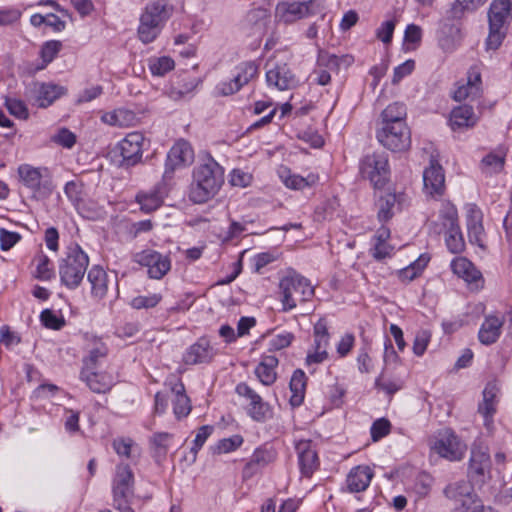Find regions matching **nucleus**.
I'll return each mask as SVG.
<instances>
[{
  "label": "nucleus",
  "instance_id": "nucleus-1",
  "mask_svg": "<svg viewBox=\"0 0 512 512\" xmlns=\"http://www.w3.org/2000/svg\"><path fill=\"white\" fill-rule=\"evenodd\" d=\"M223 183V168L211 156H207L194 168L190 200L197 204L205 203L217 194Z\"/></svg>",
  "mask_w": 512,
  "mask_h": 512
},
{
  "label": "nucleus",
  "instance_id": "nucleus-2",
  "mask_svg": "<svg viewBox=\"0 0 512 512\" xmlns=\"http://www.w3.org/2000/svg\"><path fill=\"white\" fill-rule=\"evenodd\" d=\"M280 301L284 312L297 307L299 303L310 301L314 287L310 281L295 271H289L279 282Z\"/></svg>",
  "mask_w": 512,
  "mask_h": 512
},
{
  "label": "nucleus",
  "instance_id": "nucleus-3",
  "mask_svg": "<svg viewBox=\"0 0 512 512\" xmlns=\"http://www.w3.org/2000/svg\"><path fill=\"white\" fill-rule=\"evenodd\" d=\"M441 224L429 223V230L436 235L445 232V243L451 253H461L465 248V241L458 224V213L454 205L446 203L440 210Z\"/></svg>",
  "mask_w": 512,
  "mask_h": 512
},
{
  "label": "nucleus",
  "instance_id": "nucleus-4",
  "mask_svg": "<svg viewBox=\"0 0 512 512\" xmlns=\"http://www.w3.org/2000/svg\"><path fill=\"white\" fill-rule=\"evenodd\" d=\"M88 265L89 257L78 244L68 247L66 257L59 265L61 283L69 289L77 288L84 278Z\"/></svg>",
  "mask_w": 512,
  "mask_h": 512
},
{
  "label": "nucleus",
  "instance_id": "nucleus-5",
  "mask_svg": "<svg viewBox=\"0 0 512 512\" xmlns=\"http://www.w3.org/2000/svg\"><path fill=\"white\" fill-rule=\"evenodd\" d=\"M325 10L324 0L282 1L277 4L275 17L278 22L291 24L300 19L322 13Z\"/></svg>",
  "mask_w": 512,
  "mask_h": 512
},
{
  "label": "nucleus",
  "instance_id": "nucleus-6",
  "mask_svg": "<svg viewBox=\"0 0 512 512\" xmlns=\"http://www.w3.org/2000/svg\"><path fill=\"white\" fill-rule=\"evenodd\" d=\"M361 177L368 180L375 189H382L390 179L388 157L384 153L365 155L359 163Z\"/></svg>",
  "mask_w": 512,
  "mask_h": 512
},
{
  "label": "nucleus",
  "instance_id": "nucleus-7",
  "mask_svg": "<svg viewBox=\"0 0 512 512\" xmlns=\"http://www.w3.org/2000/svg\"><path fill=\"white\" fill-rule=\"evenodd\" d=\"M512 14V0H493L488 12L489 35L486 41L489 49H497L503 38V26Z\"/></svg>",
  "mask_w": 512,
  "mask_h": 512
},
{
  "label": "nucleus",
  "instance_id": "nucleus-8",
  "mask_svg": "<svg viewBox=\"0 0 512 512\" xmlns=\"http://www.w3.org/2000/svg\"><path fill=\"white\" fill-rule=\"evenodd\" d=\"M350 55H335L324 49H319L316 67L311 73L312 81L320 86H326L331 82V73H338L342 65L348 67L352 64Z\"/></svg>",
  "mask_w": 512,
  "mask_h": 512
},
{
  "label": "nucleus",
  "instance_id": "nucleus-9",
  "mask_svg": "<svg viewBox=\"0 0 512 512\" xmlns=\"http://www.w3.org/2000/svg\"><path fill=\"white\" fill-rule=\"evenodd\" d=\"M132 260L147 268V274L151 279L160 280L171 269L170 257L150 248L134 253Z\"/></svg>",
  "mask_w": 512,
  "mask_h": 512
},
{
  "label": "nucleus",
  "instance_id": "nucleus-10",
  "mask_svg": "<svg viewBox=\"0 0 512 512\" xmlns=\"http://www.w3.org/2000/svg\"><path fill=\"white\" fill-rule=\"evenodd\" d=\"M169 17L163 6H146L140 18L139 39L145 44L154 41L160 33L162 24Z\"/></svg>",
  "mask_w": 512,
  "mask_h": 512
},
{
  "label": "nucleus",
  "instance_id": "nucleus-11",
  "mask_svg": "<svg viewBox=\"0 0 512 512\" xmlns=\"http://www.w3.org/2000/svg\"><path fill=\"white\" fill-rule=\"evenodd\" d=\"M377 139L384 147L394 152L404 151L411 144V135L407 124L382 125L377 131Z\"/></svg>",
  "mask_w": 512,
  "mask_h": 512
},
{
  "label": "nucleus",
  "instance_id": "nucleus-12",
  "mask_svg": "<svg viewBox=\"0 0 512 512\" xmlns=\"http://www.w3.org/2000/svg\"><path fill=\"white\" fill-rule=\"evenodd\" d=\"M266 81L278 90H288L296 86L297 80L288 64L282 60L269 59L266 63Z\"/></svg>",
  "mask_w": 512,
  "mask_h": 512
},
{
  "label": "nucleus",
  "instance_id": "nucleus-13",
  "mask_svg": "<svg viewBox=\"0 0 512 512\" xmlns=\"http://www.w3.org/2000/svg\"><path fill=\"white\" fill-rule=\"evenodd\" d=\"M491 459L486 448L473 446L468 467V477L476 485H483L490 478Z\"/></svg>",
  "mask_w": 512,
  "mask_h": 512
},
{
  "label": "nucleus",
  "instance_id": "nucleus-14",
  "mask_svg": "<svg viewBox=\"0 0 512 512\" xmlns=\"http://www.w3.org/2000/svg\"><path fill=\"white\" fill-rule=\"evenodd\" d=\"M144 136L140 132H131L122 139L117 149L122 157L121 165L131 167L142 159Z\"/></svg>",
  "mask_w": 512,
  "mask_h": 512
},
{
  "label": "nucleus",
  "instance_id": "nucleus-15",
  "mask_svg": "<svg viewBox=\"0 0 512 512\" xmlns=\"http://www.w3.org/2000/svg\"><path fill=\"white\" fill-rule=\"evenodd\" d=\"M257 73L258 67L253 62L241 63L236 67V73L233 78L218 84L217 90L221 95H232L256 77Z\"/></svg>",
  "mask_w": 512,
  "mask_h": 512
},
{
  "label": "nucleus",
  "instance_id": "nucleus-16",
  "mask_svg": "<svg viewBox=\"0 0 512 512\" xmlns=\"http://www.w3.org/2000/svg\"><path fill=\"white\" fill-rule=\"evenodd\" d=\"M313 337V352H309L306 357V363L308 365L322 363L328 357L327 348L330 335L327 321L324 318L319 319L315 323Z\"/></svg>",
  "mask_w": 512,
  "mask_h": 512
},
{
  "label": "nucleus",
  "instance_id": "nucleus-17",
  "mask_svg": "<svg viewBox=\"0 0 512 512\" xmlns=\"http://www.w3.org/2000/svg\"><path fill=\"white\" fill-rule=\"evenodd\" d=\"M236 392L243 397L250 400L248 406V414L250 417L258 422H264L272 417V410L268 403L264 402L260 395H258L246 383H240L236 387Z\"/></svg>",
  "mask_w": 512,
  "mask_h": 512
},
{
  "label": "nucleus",
  "instance_id": "nucleus-18",
  "mask_svg": "<svg viewBox=\"0 0 512 512\" xmlns=\"http://www.w3.org/2000/svg\"><path fill=\"white\" fill-rule=\"evenodd\" d=\"M464 448L465 446L450 429H444L441 431L434 444L435 451L441 457L451 461L460 460L463 456Z\"/></svg>",
  "mask_w": 512,
  "mask_h": 512
},
{
  "label": "nucleus",
  "instance_id": "nucleus-19",
  "mask_svg": "<svg viewBox=\"0 0 512 512\" xmlns=\"http://www.w3.org/2000/svg\"><path fill=\"white\" fill-rule=\"evenodd\" d=\"M18 174L22 183L29 188L35 196H46L52 192L51 183L47 180H42V170L40 168L24 164L18 168Z\"/></svg>",
  "mask_w": 512,
  "mask_h": 512
},
{
  "label": "nucleus",
  "instance_id": "nucleus-20",
  "mask_svg": "<svg viewBox=\"0 0 512 512\" xmlns=\"http://www.w3.org/2000/svg\"><path fill=\"white\" fill-rule=\"evenodd\" d=\"M424 191L432 197H440L445 192V174L442 166L431 159L430 166L423 172Z\"/></svg>",
  "mask_w": 512,
  "mask_h": 512
},
{
  "label": "nucleus",
  "instance_id": "nucleus-21",
  "mask_svg": "<svg viewBox=\"0 0 512 512\" xmlns=\"http://www.w3.org/2000/svg\"><path fill=\"white\" fill-rule=\"evenodd\" d=\"M134 476L128 465H118L113 481V502L128 500L132 494Z\"/></svg>",
  "mask_w": 512,
  "mask_h": 512
},
{
  "label": "nucleus",
  "instance_id": "nucleus-22",
  "mask_svg": "<svg viewBox=\"0 0 512 512\" xmlns=\"http://www.w3.org/2000/svg\"><path fill=\"white\" fill-rule=\"evenodd\" d=\"M216 354L217 351L210 344L209 340L202 337L187 349L183 356V361L187 365L209 363Z\"/></svg>",
  "mask_w": 512,
  "mask_h": 512
},
{
  "label": "nucleus",
  "instance_id": "nucleus-23",
  "mask_svg": "<svg viewBox=\"0 0 512 512\" xmlns=\"http://www.w3.org/2000/svg\"><path fill=\"white\" fill-rule=\"evenodd\" d=\"M444 494L447 498L460 502L462 506L474 505L476 502H481L474 493L473 484L470 483V481L460 480L450 483L445 487Z\"/></svg>",
  "mask_w": 512,
  "mask_h": 512
},
{
  "label": "nucleus",
  "instance_id": "nucleus-24",
  "mask_svg": "<svg viewBox=\"0 0 512 512\" xmlns=\"http://www.w3.org/2000/svg\"><path fill=\"white\" fill-rule=\"evenodd\" d=\"M31 92L36 104L41 108H46L64 95L67 89L54 83L34 82L31 86Z\"/></svg>",
  "mask_w": 512,
  "mask_h": 512
},
{
  "label": "nucleus",
  "instance_id": "nucleus-25",
  "mask_svg": "<svg viewBox=\"0 0 512 512\" xmlns=\"http://www.w3.org/2000/svg\"><path fill=\"white\" fill-rule=\"evenodd\" d=\"M295 449L298 454L299 467L302 475L310 477L319 465L317 452L311 440H300Z\"/></svg>",
  "mask_w": 512,
  "mask_h": 512
},
{
  "label": "nucleus",
  "instance_id": "nucleus-26",
  "mask_svg": "<svg viewBox=\"0 0 512 512\" xmlns=\"http://www.w3.org/2000/svg\"><path fill=\"white\" fill-rule=\"evenodd\" d=\"M451 268L458 277L472 285L473 288L478 289L482 287L483 278L481 272L467 258H455L451 263Z\"/></svg>",
  "mask_w": 512,
  "mask_h": 512
},
{
  "label": "nucleus",
  "instance_id": "nucleus-27",
  "mask_svg": "<svg viewBox=\"0 0 512 512\" xmlns=\"http://www.w3.org/2000/svg\"><path fill=\"white\" fill-rule=\"evenodd\" d=\"M193 160L194 151L191 145L185 140H180L168 152L166 168L173 171L177 167L191 164Z\"/></svg>",
  "mask_w": 512,
  "mask_h": 512
},
{
  "label": "nucleus",
  "instance_id": "nucleus-28",
  "mask_svg": "<svg viewBox=\"0 0 512 512\" xmlns=\"http://www.w3.org/2000/svg\"><path fill=\"white\" fill-rule=\"evenodd\" d=\"M81 379L84 380L88 387L95 393H106L114 384V378L111 374L95 372L91 366L82 369Z\"/></svg>",
  "mask_w": 512,
  "mask_h": 512
},
{
  "label": "nucleus",
  "instance_id": "nucleus-29",
  "mask_svg": "<svg viewBox=\"0 0 512 512\" xmlns=\"http://www.w3.org/2000/svg\"><path fill=\"white\" fill-rule=\"evenodd\" d=\"M505 323V317H499L497 315L486 316L478 333L479 341L484 345L495 343L499 339L502 327Z\"/></svg>",
  "mask_w": 512,
  "mask_h": 512
},
{
  "label": "nucleus",
  "instance_id": "nucleus-30",
  "mask_svg": "<svg viewBox=\"0 0 512 512\" xmlns=\"http://www.w3.org/2000/svg\"><path fill=\"white\" fill-rule=\"evenodd\" d=\"M87 280L91 286V297L96 300L103 299L111 283L107 272L98 265L92 266L88 271Z\"/></svg>",
  "mask_w": 512,
  "mask_h": 512
},
{
  "label": "nucleus",
  "instance_id": "nucleus-31",
  "mask_svg": "<svg viewBox=\"0 0 512 512\" xmlns=\"http://www.w3.org/2000/svg\"><path fill=\"white\" fill-rule=\"evenodd\" d=\"M170 384L174 415L177 419L184 418L189 415L192 409L190 399L186 395L185 386L180 380Z\"/></svg>",
  "mask_w": 512,
  "mask_h": 512
},
{
  "label": "nucleus",
  "instance_id": "nucleus-32",
  "mask_svg": "<svg viewBox=\"0 0 512 512\" xmlns=\"http://www.w3.org/2000/svg\"><path fill=\"white\" fill-rule=\"evenodd\" d=\"M468 238L472 244L483 248L484 228L482 225V212L476 205H471L467 214Z\"/></svg>",
  "mask_w": 512,
  "mask_h": 512
},
{
  "label": "nucleus",
  "instance_id": "nucleus-33",
  "mask_svg": "<svg viewBox=\"0 0 512 512\" xmlns=\"http://www.w3.org/2000/svg\"><path fill=\"white\" fill-rule=\"evenodd\" d=\"M373 477V471L368 466H357L354 467L347 476V486L350 492H362L367 489L371 479Z\"/></svg>",
  "mask_w": 512,
  "mask_h": 512
},
{
  "label": "nucleus",
  "instance_id": "nucleus-34",
  "mask_svg": "<svg viewBox=\"0 0 512 512\" xmlns=\"http://www.w3.org/2000/svg\"><path fill=\"white\" fill-rule=\"evenodd\" d=\"M275 458L274 451L267 448H257L251 456L250 461L243 469V477L251 478L258 470L269 463Z\"/></svg>",
  "mask_w": 512,
  "mask_h": 512
},
{
  "label": "nucleus",
  "instance_id": "nucleus-35",
  "mask_svg": "<svg viewBox=\"0 0 512 512\" xmlns=\"http://www.w3.org/2000/svg\"><path fill=\"white\" fill-rule=\"evenodd\" d=\"M498 389L495 384H487L483 391V401L479 404L478 412L484 418V425L489 427L496 412V396Z\"/></svg>",
  "mask_w": 512,
  "mask_h": 512
},
{
  "label": "nucleus",
  "instance_id": "nucleus-36",
  "mask_svg": "<svg viewBox=\"0 0 512 512\" xmlns=\"http://www.w3.org/2000/svg\"><path fill=\"white\" fill-rule=\"evenodd\" d=\"M476 121L477 118L475 117L473 108L468 105H462L454 108L451 111L449 119L451 129L454 131L473 127L476 124Z\"/></svg>",
  "mask_w": 512,
  "mask_h": 512
},
{
  "label": "nucleus",
  "instance_id": "nucleus-37",
  "mask_svg": "<svg viewBox=\"0 0 512 512\" xmlns=\"http://www.w3.org/2000/svg\"><path fill=\"white\" fill-rule=\"evenodd\" d=\"M278 359L273 355H265L255 369V374L260 382L266 386L272 385L277 378L276 367Z\"/></svg>",
  "mask_w": 512,
  "mask_h": 512
},
{
  "label": "nucleus",
  "instance_id": "nucleus-38",
  "mask_svg": "<svg viewBox=\"0 0 512 512\" xmlns=\"http://www.w3.org/2000/svg\"><path fill=\"white\" fill-rule=\"evenodd\" d=\"M101 119L108 125L118 127L133 126L138 121V118L133 111L124 108H119L112 112L105 113Z\"/></svg>",
  "mask_w": 512,
  "mask_h": 512
},
{
  "label": "nucleus",
  "instance_id": "nucleus-39",
  "mask_svg": "<svg viewBox=\"0 0 512 512\" xmlns=\"http://www.w3.org/2000/svg\"><path fill=\"white\" fill-rule=\"evenodd\" d=\"M403 194L386 193L381 196L377 202L378 218L382 222H386L394 215V208L401 206Z\"/></svg>",
  "mask_w": 512,
  "mask_h": 512
},
{
  "label": "nucleus",
  "instance_id": "nucleus-40",
  "mask_svg": "<svg viewBox=\"0 0 512 512\" xmlns=\"http://www.w3.org/2000/svg\"><path fill=\"white\" fill-rule=\"evenodd\" d=\"M307 377L301 369L294 371L290 380L291 397L290 403L292 406H299L302 404L305 395Z\"/></svg>",
  "mask_w": 512,
  "mask_h": 512
},
{
  "label": "nucleus",
  "instance_id": "nucleus-41",
  "mask_svg": "<svg viewBox=\"0 0 512 512\" xmlns=\"http://www.w3.org/2000/svg\"><path fill=\"white\" fill-rule=\"evenodd\" d=\"M407 109L405 104L394 102L388 105L382 112V125L406 124Z\"/></svg>",
  "mask_w": 512,
  "mask_h": 512
},
{
  "label": "nucleus",
  "instance_id": "nucleus-42",
  "mask_svg": "<svg viewBox=\"0 0 512 512\" xmlns=\"http://www.w3.org/2000/svg\"><path fill=\"white\" fill-rule=\"evenodd\" d=\"M281 179L284 185L292 190H303L306 187H311L318 181V176L309 174L307 177H302L298 174H292L289 170L281 174Z\"/></svg>",
  "mask_w": 512,
  "mask_h": 512
},
{
  "label": "nucleus",
  "instance_id": "nucleus-43",
  "mask_svg": "<svg viewBox=\"0 0 512 512\" xmlns=\"http://www.w3.org/2000/svg\"><path fill=\"white\" fill-rule=\"evenodd\" d=\"M173 435L167 432L155 433L151 438L153 457L160 463L168 453Z\"/></svg>",
  "mask_w": 512,
  "mask_h": 512
},
{
  "label": "nucleus",
  "instance_id": "nucleus-44",
  "mask_svg": "<svg viewBox=\"0 0 512 512\" xmlns=\"http://www.w3.org/2000/svg\"><path fill=\"white\" fill-rule=\"evenodd\" d=\"M429 260L430 258L426 254L420 255L414 262L398 271L399 279L402 282H410L414 280L422 273Z\"/></svg>",
  "mask_w": 512,
  "mask_h": 512
},
{
  "label": "nucleus",
  "instance_id": "nucleus-45",
  "mask_svg": "<svg viewBox=\"0 0 512 512\" xmlns=\"http://www.w3.org/2000/svg\"><path fill=\"white\" fill-rule=\"evenodd\" d=\"M175 67L174 60L169 56L151 57L148 59V68L153 76L162 77Z\"/></svg>",
  "mask_w": 512,
  "mask_h": 512
},
{
  "label": "nucleus",
  "instance_id": "nucleus-46",
  "mask_svg": "<svg viewBox=\"0 0 512 512\" xmlns=\"http://www.w3.org/2000/svg\"><path fill=\"white\" fill-rule=\"evenodd\" d=\"M136 199L141 210L147 213L155 211L163 203V197L157 190L151 191L150 193H139Z\"/></svg>",
  "mask_w": 512,
  "mask_h": 512
},
{
  "label": "nucleus",
  "instance_id": "nucleus-47",
  "mask_svg": "<svg viewBox=\"0 0 512 512\" xmlns=\"http://www.w3.org/2000/svg\"><path fill=\"white\" fill-rule=\"evenodd\" d=\"M459 33V29L453 25H445L439 32L438 42L444 51H452L456 47L455 35Z\"/></svg>",
  "mask_w": 512,
  "mask_h": 512
},
{
  "label": "nucleus",
  "instance_id": "nucleus-48",
  "mask_svg": "<svg viewBox=\"0 0 512 512\" xmlns=\"http://www.w3.org/2000/svg\"><path fill=\"white\" fill-rule=\"evenodd\" d=\"M61 48L62 43L58 40L47 41L43 44L40 51V56L44 63L42 68H44L47 64L51 63L54 60V58L57 56Z\"/></svg>",
  "mask_w": 512,
  "mask_h": 512
},
{
  "label": "nucleus",
  "instance_id": "nucleus-49",
  "mask_svg": "<svg viewBox=\"0 0 512 512\" xmlns=\"http://www.w3.org/2000/svg\"><path fill=\"white\" fill-rule=\"evenodd\" d=\"M40 319L42 324L49 329L59 330L65 325L62 316H58L54 311L45 309L41 312Z\"/></svg>",
  "mask_w": 512,
  "mask_h": 512
},
{
  "label": "nucleus",
  "instance_id": "nucleus-50",
  "mask_svg": "<svg viewBox=\"0 0 512 512\" xmlns=\"http://www.w3.org/2000/svg\"><path fill=\"white\" fill-rule=\"evenodd\" d=\"M162 299L160 294L154 293L148 296H137L131 300V306L135 309H148L155 307Z\"/></svg>",
  "mask_w": 512,
  "mask_h": 512
},
{
  "label": "nucleus",
  "instance_id": "nucleus-51",
  "mask_svg": "<svg viewBox=\"0 0 512 512\" xmlns=\"http://www.w3.org/2000/svg\"><path fill=\"white\" fill-rule=\"evenodd\" d=\"M107 355V348L104 343L98 341L95 344V347L89 351L88 357L84 360V367L88 366L93 367L95 369L96 364L100 358H104Z\"/></svg>",
  "mask_w": 512,
  "mask_h": 512
},
{
  "label": "nucleus",
  "instance_id": "nucleus-52",
  "mask_svg": "<svg viewBox=\"0 0 512 512\" xmlns=\"http://www.w3.org/2000/svg\"><path fill=\"white\" fill-rule=\"evenodd\" d=\"M391 424L385 418L377 419L371 426V438L374 442L379 441L381 438L390 433Z\"/></svg>",
  "mask_w": 512,
  "mask_h": 512
},
{
  "label": "nucleus",
  "instance_id": "nucleus-53",
  "mask_svg": "<svg viewBox=\"0 0 512 512\" xmlns=\"http://www.w3.org/2000/svg\"><path fill=\"white\" fill-rule=\"evenodd\" d=\"M243 443V437L241 435H233L229 438L220 440L216 445V451L218 453H229L236 450Z\"/></svg>",
  "mask_w": 512,
  "mask_h": 512
},
{
  "label": "nucleus",
  "instance_id": "nucleus-54",
  "mask_svg": "<svg viewBox=\"0 0 512 512\" xmlns=\"http://www.w3.org/2000/svg\"><path fill=\"white\" fill-rule=\"evenodd\" d=\"M483 3V0H456L451 9L452 16L460 17L464 11H472Z\"/></svg>",
  "mask_w": 512,
  "mask_h": 512
},
{
  "label": "nucleus",
  "instance_id": "nucleus-55",
  "mask_svg": "<svg viewBox=\"0 0 512 512\" xmlns=\"http://www.w3.org/2000/svg\"><path fill=\"white\" fill-rule=\"evenodd\" d=\"M294 339V335L290 332H284L273 336L269 340V350L278 351L288 347Z\"/></svg>",
  "mask_w": 512,
  "mask_h": 512
},
{
  "label": "nucleus",
  "instance_id": "nucleus-56",
  "mask_svg": "<svg viewBox=\"0 0 512 512\" xmlns=\"http://www.w3.org/2000/svg\"><path fill=\"white\" fill-rule=\"evenodd\" d=\"M482 164L490 173H498L504 167L505 158L504 156L490 153L483 158Z\"/></svg>",
  "mask_w": 512,
  "mask_h": 512
},
{
  "label": "nucleus",
  "instance_id": "nucleus-57",
  "mask_svg": "<svg viewBox=\"0 0 512 512\" xmlns=\"http://www.w3.org/2000/svg\"><path fill=\"white\" fill-rule=\"evenodd\" d=\"M5 105L12 115L20 119H26L28 117L27 107L21 100L15 98H8L6 99Z\"/></svg>",
  "mask_w": 512,
  "mask_h": 512
},
{
  "label": "nucleus",
  "instance_id": "nucleus-58",
  "mask_svg": "<svg viewBox=\"0 0 512 512\" xmlns=\"http://www.w3.org/2000/svg\"><path fill=\"white\" fill-rule=\"evenodd\" d=\"M52 140L64 148H72L76 143V135L66 128L60 129Z\"/></svg>",
  "mask_w": 512,
  "mask_h": 512
},
{
  "label": "nucleus",
  "instance_id": "nucleus-59",
  "mask_svg": "<svg viewBox=\"0 0 512 512\" xmlns=\"http://www.w3.org/2000/svg\"><path fill=\"white\" fill-rule=\"evenodd\" d=\"M431 334L426 330L418 332L413 342V352L416 356H422L428 346Z\"/></svg>",
  "mask_w": 512,
  "mask_h": 512
},
{
  "label": "nucleus",
  "instance_id": "nucleus-60",
  "mask_svg": "<svg viewBox=\"0 0 512 512\" xmlns=\"http://www.w3.org/2000/svg\"><path fill=\"white\" fill-rule=\"evenodd\" d=\"M395 26L396 23L394 20H387L383 22L376 31V37L384 44H389L392 41Z\"/></svg>",
  "mask_w": 512,
  "mask_h": 512
},
{
  "label": "nucleus",
  "instance_id": "nucleus-61",
  "mask_svg": "<svg viewBox=\"0 0 512 512\" xmlns=\"http://www.w3.org/2000/svg\"><path fill=\"white\" fill-rule=\"evenodd\" d=\"M252 180L251 174L241 170L234 169L230 174V183L237 187H247Z\"/></svg>",
  "mask_w": 512,
  "mask_h": 512
},
{
  "label": "nucleus",
  "instance_id": "nucleus-62",
  "mask_svg": "<svg viewBox=\"0 0 512 512\" xmlns=\"http://www.w3.org/2000/svg\"><path fill=\"white\" fill-rule=\"evenodd\" d=\"M20 235L16 232H10L5 229L0 230V247L3 251L12 248L19 240Z\"/></svg>",
  "mask_w": 512,
  "mask_h": 512
},
{
  "label": "nucleus",
  "instance_id": "nucleus-63",
  "mask_svg": "<svg viewBox=\"0 0 512 512\" xmlns=\"http://www.w3.org/2000/svg\"><path fill=\"white\" fill-rule=\"evenodd\" d=\"M415 67V62L413 60H407L404 63L400 64L394 69V75L392 79L393 84H397L402 78L409 75Z\"/></svg>",
  "mask_w": 512,
  "mask_h": 512
},
{
  "label": "nucleus",
  "instance_id": "nucleus-64",
  "mask_svg": "<svg viewBox=\"0 0 512 512\" xmlns=\"http://www.w3.org/2000/svg\"><path fill=\"white\" fill-rule=\"evenodd\" d=\"M422 38V29L415 24H409L404 33L406 44H419Z\"/></svg>",
  "mask_w": 512,
  "mask_h": 512
}]
</instances>
